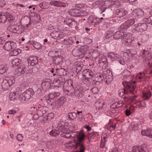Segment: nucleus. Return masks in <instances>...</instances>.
Listing matches in <instances>:
<instances>
[{
  "instance_id": "nucleus-47",
  "label": "nucleus",
  "mask_w": 152,
  "mask_h": 152,
  "mask_svg": "<svg viewBox=\"0 0 152 152\" xmlns=\"http://www.w3.org/2000/svg\"><path fill=\"white\" fill-rule=\"evenodd\" d=\"M73 42V41L72 38H70L67 39H64L63 42L65 45H69L72 44Z\"/></svg>"
},
{
  "instance_id": "nucleus-15",
  "label": "nucleus",
  "mask_w": 152,
  "mask_h": 152,
  "mask_svg": "<svg viewBox=\"0 0 152 152\" xmlns=\"http://www.w3.org/2000/svg\"><path fill=\"white\" fill-rule=\"evenodd\" d=\"M55 73L53 74L54 76H64L66 75L67 73L66 71L63 68H60L59 69H55Z\"/></svg>"
},
{
  "instance_id": "nucleus-31",
  "label": "nucleus",
  "mask_w": 152,
  "mask_h": 152,
  "mask_svg": "<svg viewBox=\"0 0 152 152\" xmlns=\"http://www.w3.org/2000/svg\"><path fill=\"white\" fill-rule=\"evenodd\" d=\"M80 12L81 11L77 8L73 9L70 10L71 15L74 16H79V15L78 14H80Z\"/></svg>"
},
{
  "instance_id": "nucleus-23",
  "label": "nucleus",
  "mask_w": 152,
  "mask_h": 152,
  "mask_svg": "<svg viewBox=\"0 0 152 152\" xmlns=\"http://www.w3.org/2000/svg\"><path fill=\"white\" fill-rule=\"evenodd\" d=\"M63 57L60 56H58L53 58L54 63L56 65L61 64L62 63Z\"/></svg>"
},
{
  "instance_id": "nucleus-9",
  "label": "nucleus",
  "mask_w": 152,
  "mask_h": 152,
  "mask_svg": "<svg viewBox=\"0 0 152 152\" xmlns=\"http://www.w3.org/2000/svg\"><path fill=\"white\" fill-rule=\"evenodd\" d=\"M52 82L50 79H45L42 81V88L43 90L46 91L49 89L51 86Z\"/></svg>"
},
{
  "instance_id": "nucleus-4",
  "label": "nucleus",
  "mask_w": 152,
  "mask_h": 152,
  "mask_svg": "<svg viewBox=\"0 0 152 152\" xmlns=\"http://www.w3.org/2000/svg\"><path fill=\"white\" fill-rule=\"evenodd\" d=\"M15 82V80L13 78L7 77L4 80L2 83L1 86L2 88L4 90L8 89L12 84Z\"/></svg>"
},
{
  "instance_id": "nucleus-24",
  "label": "nucleus",
  "mask_w": 152,
  "mask_h": 152,
  "mask_svg": "<svg viewBox=\"0 0 152 152\" xmlns=\"http://www.w3.org/2000/svg\"><path fill=\"white\" fill-rule=\"evenodd\" d=\"M85 137V135L83 133H80L79 135L78 136V142H77L76 144V146H80V145H84L82 143V141L84 139Z\"/></svg>"
},
{
  "instance_id": "nucleus-64",
  "label": "nucleus",
  "mask_w": 152,
  "mask_h": 152,
  "mask_svg": "<svg viewBox=\"0 0 152 152\" xmlns=\"http://www.w3.org/2000/svg\"><path fill=\"white\" fill-rule=\"evenodd\" d=\"M16 138L18 141H21L23 139V137L21 134H18L17 135Z\"/></svg>"
},
{
  "instance_id": "nucleus-6",
  "label": "nucleus",
  "mask_w": 152,
  "mask_h": 152,
  "mask_svg": "<svg viewBox=\"0 0 152 152\" xmlns=\"http://www.w3.org/2000/svg\"><path fill=\"white\" fill-rule=\"evenodd\" d=\"M34 91L32 88H29L26 90L22 95V101H28L34 95Z\"/></svg>"
},
{
  "instance_id": "nucleus-13",
  "label": "nucleus",
  "mask_w": 152,
  "mask_h": 152,
  "mask_svg": "<svg viewBox=\"0 0 152 152\" xmlns=\"http://www.w3.org/2000/svg\"><path fill=\"white\" fill-rule=\"evenodd\" d=\"M135 22V20L134 19H129L122 24L121 27L122 29H127L134 24Z\"/></svg>"
},
{
  "instance_id": "nucleus-39",
  "label": "nucleus",
  "mask_w": 152,
  "mask_h": 152,
  "mask_svg": "<svg viewBox=\"0 0 152 152\" xmlns=\"http://www.w3.org/2000/svg\"><path fill=\"white\" fill-rule=\"evenodd\" d=\"M10 54L11 56H15L21 53V50L20 49H13Z\"/></svg>"
},
{
  "instance_id": "nucleus-17",
  "label": "nucleus",
  "mask_w": 152,
  "mask_h": 152,
  "mask_svg": "<svg viewBox=\"0 0 152 152\" xmlns=\"http://www.w3.org/2000/svg\"><path fill=\"white\" fill-rule=\"evenodd\" d=\"M127 13V11H126L123 8H121L117 9L115 12L116 15L117 17L121 18L123 17Z\"/></svg>"
},
{
  "instance_id": "nucleus-49",
  "label": "nucleus",
  "mask_w": 152,
  "mask_h": 152,
  "mask_svg": "<svg viewBox=\"0 0 152 152\" xmlns=\"http://www.w3.org/2000/svg\"><path fill=\"white\" fill-rule=\"evenodd\" d=\"M50 134L53 136H56L60 134L59 131L57 130H52L50 132Z\"/></svg>"
},
{
  "instance_id": "nucleus-29",
  "label": "nucleus",
  "mask_w": 152,
  "mask_h": 152,
  "mask_svg": "<svg viewBox=\"0 0 152 152\" xmlns=\"http://www.w3.org/2000/svg\"><path fill=\"white\" fill-rule=\"evenodd\" d=\"M65 98L64 96L61 97L56 102V104L57 106L58 107H61L64 103Z\"/></svg>"
},
{
  "instance_id": "nucleus-21",
  "label": "nucleus",
  "mask_w": 152,
  "mask_h": 152,
  "mask_svg": "<svg viewBox=\"0 0 152 152\" xmlns=\"http://www.w3.org/2000/svg\"><path fill=\"white\" fill-rule=\"evenodd\" d=\"M124 32L121 30H119L113 34V38L116 39H118L124 37Z\"/></svg>"
},
{
  "instance_id": "nucleus-51",
  "label": "nucleus",
  "mask_w": 152,
  "mask_h": 152,
  "mask_svg": "<svg viewBox=\"0 0 152 152\" xmlns=\"http://www.w3.org/2000/svg\"><path fill=\"white\" fill-rule=\"evenodd\" d=\"M145 74L144 72H141L139 73L137 75V78L139 79H144L145 78Z\"/></svg>"
},
{
  "instance_id": "nucleus-28",
  "label": "nucleus",
  "mask_w": 152,
  "mask_h": 152,
  "mask_svg": "<svg viewBox=\"0 0 152 152\" xmlns=\"http://www.w3.org/2000/svg\"><path fill=\"white\" fill-rule=\"evenodd\" d=\"M144 59L145 61L152 66V55L151 54L148 53Z\"/></svg>"
},
{
  "instance_id": "nucleus-27",
  "label": "nucleus",
  "mask_w": 152,
  "mask_h": 152,
  "mask_svg": "<svg viewBox=\"0 0 152 152\" xmlns=\"http://www.w3.org/2000/svg\"><path fill=\"white\" fill-rule=\"evenodd\" d=\"M141 133L143 135L146 136L150 138H152V130L150 129L142 130Z\"/></svg>"
},
{
  "instance_id": "nucleus-57",
  "label": "nucleus",
  "mask_w": 152,
  "mask_h": 152,
  "mask_svg": "<svg viewBox=\"0 0 152 152\" xmlns=\"http://www.w3.org/2000/svg\"><path fill=\"white\" fill-rule=\"evenodd\" d=\"M113 34L112 31H108L105 36V37L106 39H109L113 35Z\"/></svg>"
},
{
  "instance_id": "nucleus-50",
  "label": "nucleus",
  "mask_w": 152,
  "mask_h": 152,
  "mask_svg": "<svg viewBox=\"0 0 152 152\" xmlns=\"http://www.w3.org/2000/svg\"><path fill=\"white\" fill-rule=\"evenodd\" d=\"M132 38H129V39L127 38L124 42L126 45L130 46L132 45Z\"/></svg>"
},
{
  "instance_id": "nucleus-62",
  "label": "nucleus",
  "mask_w": 152,
  "mask_h": 152,
  "mask_svg": "<svg viewBox=\"0 0 152 152\" xmlns=\"http://www.w3.org/2000/svg\"><path fill=\"white\" fill-rule=\"evenodd\" d=\"M146 22L147 23L151 24L152 25V15L147 19Z\"/></svg>"
},
{
  "instance_id": "nucleus-55",
  "label": "nucleus",
  "mask_w": 152,
  "mask_h": 152,
  "mask_svg": "<svg viewBox=\"0 0 152 152\" xmlns=\"http://www.w3.org/2000/svg\"><path fill=\"white\" fill-rule=\"evenodd\" d=\"M68 85L71 88L70 90H71V91H74L75 90L74 89L73 84L71 80H70L68 81Z\"/></svg>"
},
{
  "instance_id": "nucleus-36",
  "label": "nucleus",
  "mask_w": 152,
  "mask_h": 152,
  "mask_svg": "<svg viewBox=\"0 0 152 152\" xmlns=\"http://www.w3.org/2000/svg\"><path fill=\"white\" fill-rule=\"evenodd\" d=\"M104 76L105 77V78L107 79L106 81L108 80L109 81H111L113 79V76L112 73L110 71L108 73L107 72L104 74Z\"/></svg>"
},
{
  "instance_id": "nucleus-38",
  "label": "nucleus",
  "mask_w": 152,
  "mask_h": 152,
  "mask_svg": "<svg viewBox=\"0 0 152 152\" xmlns=\"http://www.w3.org/2000/svg\"><path fill=\"white\" fill-rule=\"evenodd\" d=\"M7 20V17L2 13H0V23H4Z\"/></svg>"
},
{
  "instance_id": "nucleus-35",
  "label": "nucleus",
  "mask_w": 152,
  "mask_h": 152,
  "mask_svg": "<svg viewBox=\"0 0 152 152\" xmlns=\"http://www.w3.org/2000/svg\"><path fill=\"white\" fill-rule=\"evenodd\" d=\"M123 75L124 79L130 78V80H131L132 76L130 72L127 70H125L123 73Z\"/></svg>"
},
{
  "instance_id": "nucleus-54",
  "label": "nucleus",
  "mask_w": 152,
  "mask_h": 152,
  "mask_svg": "<svg viewBox=\"0 0 152 152\" xmlns=\"http://www.w3.org/2000/svg\"><path fill=\"white\" fill-rule=\"evenodd\" d=\"M34 47L37 49L39 50L41 48V45L38 42H36L34 45Z\"/></svg>"
},
{
  "instance_id": "nucleus-37",
  "label": "nucleus",
  "mask_w": 152,
  "mask_h": 152,
  "mask_svg": "<svg viewBox=\"0 0 152 152\" xmlns=\"http://www.w3.org/2000/svg\"><path fill=\"white\" fill-rule=\"evenodd\" d=\"M116 123L114 124H109L108 125H106L105 126V128L110 131H111L113 130L115 128L116 126Z\"/></svg>"
},
{
  "instance_id": "nucleus-8",
  "label": "nucleus",
  "mask_w": 152,
  "mask_h": 152,
  "mask_svg": "<svg viewBox=\"0 0 152 152\" xmlns=\"http://www.w3.org/2000/svg\"><path fill=\"white\" fill-rule=\"evenodd\" d=\"M34 108H36L37 110V114L39 117H41L44 114L48 111V108L46 106H41L39 105V107H34Z\"/></svg>"
},
{
  "instance_id": "nucleus-11",
  "label": "nucleus",
  "mask_w": 152,
  "mask_h": 152,
  "mask_svg": "<svg viewBox=\"0 0 152 152\" xmlns=\"http://www.w3.org/2000/svg\"><path fill=\"white\" fill-rule=\"evenodd\" d=\"M148 150L145 145L140 146H134L132 147V151L129 152H147Z\"/></svg>"
},
{
  "instance_id": "nucleus-48",
  "label": "nucleus",
  "mask_w": 152,
  "mask_h": 152,
  "mask_svg": "<svg viewBox=\"0 0 152 152\" xmlns=\"http://www.w3.org/2000/svg\"><path fill=\"white\" fill-rule=\"evenodd\" d=\"M21 62V60L18 58H15L12 60V64L13 66H18Z\"/></svg>"
},
{
  "instance_id": "nucleus-33",
  "label": "nucleus",
  "mask_w": 152,
  "mask_h": 152,
  "mask_svg": "<svg viewBox=\"0 0 152 152\" xmlns=\"http://www.w3.org/2000/svg\"><path fill=\"white\" fill-rule=\"evenodd\" d=\"M98 134L96 132H92L88 134L87 135V137L89 141H92L93 139L97 136H98Z\"/></svg>"
},
{
  "instance_id": "nucleus-63",
  "label": "nucleus",
  "mask_w": 152,
  "mask_h": 152,
  "mask_svg": "<svg viewBox=\"0 0 152 152\" xmlns=\"http://www.w3.org/2000/svg\"><path fill=\"white\" fill-rule=\"evenodd\" d=\"M69 26L72 28L75 27L77 26V23L75 20H72Z\"/></svg>"
},
{
  "instance_id": "nucleus-58",
  "label": "nucleus",
  "mask_w": 152,
  "mask_h": 152,
  "mask_svg": "<svg viewBox=\"0 0 152 152\" xmlns=\"http://www.w3.org/2000/svg\"><path fill=\"white\" fill-rule=\"evenodd\" d=\"M129 128H131L133 130H136L137 129V126L135 125L134 122L131 123L129 126Z\"/></svg>"
},
{
  "instance_id": "nucleus-56",
  "label": "nucleus",
  "mask_w": 152,
  "mask_h": 152,
  "mask_svg": "<svg viewBox=\"0 0 152 152\" xmlns=\"http://www.w3.org/2000/svg\"><path fill=\"white\" fill-rule=\"evenodd\" d=\"M63 77L64 76L56 77L58 78L61 85H62L63 84L65 81V79Z\"/></svg>"
},
{
  "instance_id": "nucleus-32",
  "label": "nucleus",
  "mask_w": 152,
  "mask_h": 152,
  "mask_svg": "<svg viewBox=\"0 0 152 152\" xmlns=\"http://www.w3.org/2000/svg\"><path fill=\"white\" fill-rule=\"evenodd\" d=\"M60 95V91L59 90L56 91L55 92L50 93L49 95V97L53 99L56 97H58Z\"/></svg>"
},
{
  "instance_id": "nucleus-60",
  "label": "nucleus",
  "mask_w": 152,
  "mask_h": 152,
  "mask_svg": "<svg viewBox=\"0 0 152 152\" xmlns=\"http://www.w3.org/2000/svg\"><path fill=\"white\" fill-rule=\"evenodd\" d=\"M6 68L3 65H0V74H2L6 72Z\"/></svg>"
},
{
  "instance_id": "nucleus-16",
  "label": "nucleus",
  "mask_w": 152,
  "mask_h": 152,
  "mask_svg": "<svg viewBox=\"0 0 152 152\" xmlns=\"http://www.w3.org/2000/svg\"><path fill=\"white\" fill-rule=\"evenodd\" d=\"M61 31H54L51 33L50 35L54 39H60L63 37Z\"/></svg>"
},
{
  "instance_id": "nucleus-41",
  "label": "nucleus",
  "mask_w": 152,
  "mask_h": 152,
  "mask_svg": "<svg viewBox=\"0 0 152 152\" xmlns=\"http://www.w3.org/2000/svg\"><path fill=\"white\" fill-rule=\"evenodd\" d=\"M58 51L55 50H51L48 53V55L53 58L58 56Z\"/></svg>"
},
{
  "instance_id": "nucleus-53",
  "label": "nucleus",
  "mask_w": 152,
  "mask_h": 152,
  "mask_svg": "<svg viewBox=\"0 0 152 152\" xmlns=\"http://www.w3.org/2000/svg\"><path fill=\"white\" fill-rule=\"evenodd\" d=\"M53 83L54 84V86L57 87H60L61 85L57 77L55 78L53 81Z\"/></svg>"
},
{
  "instance_id": "nucleus-34",
  "label": "nucleus",
  "mask_w": 152,
  "mask_h": 152,
  "mask_svg": "<svg viewBox=\"0 0 152 152\" xmlns=\"http://www.w3.org/2000/svg\"><path fill=\"white\" fill-rule=\"evenodd\" d=\"M67 117L68 120H74L77 117V114L75 112H70L68 114Z\"/></svg>"
},
{
  "instance_id": "nucleus-26",
  "label": "nucleus",
  "mask_w": 152,
  "mask_h": 152,
  "mask_svg": "<svg viewBox=\"0 0 152 152\" xmlns=\"http://www.w3.org/2000/svg\"><path fill=\"white\" fill-rule=\"evenodd\" d=\"M7 29L11 32L14 33H18L19 28L18 26H16L10 25L9 26Z\"/></svg>"
},
{
  "instance_id": "nucleus-46",
  "label": "nucleus",
  "mask_w": 152,
  "mask_h": 152,
  "mask_svg": "<svg viewBox=\"0 0 152 152\" xmlns=\"http://www.w3.org/2000/svg\"><path fill=\"white\" fill-rule=\"evenodd\" d=\"M118 55L114 52H111L108 53L107 54V56L110 58H118Z\"/></svg>"
},
{
  "instance_id": "nucleus-22",
  "label": "nucleus",
  "mask_w": 152,
  "mask_h": 152,
  "mask_svg": "<svg viewBox=\"0 0 152 152\" xmlns=\"http://www.w3.org/2000/svg\"><path fill=\"white\" fill-rule=\"evenodd\" d=\"M151 92L150 91H144L142 92V97L144 100H148L151 97Z\"/></svg>"
},
{
  "instance_id": "nucleus-19",
  "label": "nucleus",
  "mask_w": 152,
  "mask_h": 152,
  "mask_svg": "<svg viewBox=\"0 0 152 152\" xmlns=\"http://www.w3.org/2000/svg\"><path fill=\"white\" fill-rule=\"evenodd\" d=\"M28 62L31 66H34L38 63V58L37 56L29 57L28 59Z\"/></svg>"
},
{
  "instance_id": "nucleus-18",
  "label": "nucleus",
  "mask_w": 152,
  "mask_h": 152,
  "mask_svg": "<svg viewBox=\"0 0 152 152\" xmlns=\"http://www.w3.org/2000/svg\"><path fill=\"white\" fill-rule=\"evenodd\" d=\"M51 5L55 7H67L68 5L67 3L56 1H52L51 2Z\"/></svg>"
},
{
  "instance_id": "nucleus-7",
  "label": "nucleus",
  "mask_w": 152,
  "mask_h": 152,
  "mask_svg": "<svg viewBox=\"0 0 152 152\" xmlns=\"http://www.w3.org/2000/svg\"><path fill=\"white\" fill-rule=\"evenodd\" d=\"M74 65L75 68L76 72L77 73L76 76L78 78H80L81 77L80 72L83 66V63L81 61H77L74 63Z\"/></svg>"
},
{
  "instance_id": "nucleus-10",
  "label": "nucleus",
  "mask_w": 152,
  "mask_h": 152,
  "mask_svg": "<svg viewBox=\"0 0 152 152\" xmlns=\"http://www.w3.org/2000/svg\"><path fill=\"white\" fill-rule=\"evenodd\" d=\"M16 43L12 41H8L7 42L3 48L5 50L9 51L11 49H15L16 48Z\"/></svg>"
},
{
  "instance_id": "nucleus-30",
  "label": "nucleus",
  "mask_w": 152,
  "mask_h": 152,
  "mask_svg": "<svg viewBox=\"0 0 152 152\" xmlns=\"http://www.w3.org/2000/svg\"><path fill=\"white\" fill-rule=\"evenodd\" d=\"M104 104V102L103 100L99 99L95 102L94 105L97 109H99L103 107Z\"/></svg>"
},
{
  "instance_id": "nucleus-59",
  "label": "nucleus",
  "mask_w": 152,
  "mask_h": 152,
  "mask_svg": "<svg viewBox=\"0 0 152 152\" xmlns=\"http://www.w3.org/2000/svg\"><path fill=\"white\" fill-rule=\"evenodd\" d=\"M105 137H104L103 139L102 138L101 142L100 144V147L101 148H104L105 145V142L106 141Z\"/></svg>"
},
{
  "instance_id": "nucleus-3",
  "label": "nucleus",
  "mask_w": 152,
  "mask_h": 152,
  "mask_svg": "<svg viewBox=\"0 0 152 152\" xmlns=\"http://www.w3.org/2000/svg\"><path fill=\"white\" fill-rule=\"evenodd\" d=\"M82 74H81V80L84 83H86V80L88 81V79L91 78L94 75V73L89 69H86L84 70L82 72Z\"/></svg>"
},
{
  "instance_id": "nucleus-20",
  "label": "nucleus",
  "mask_w": 152,
  "mask_h": 152,
  "mask_svg": "<svg viewBox=\"0 0 152 152\" xmlns=\"http://www.w3.org/2000/svg\"><path fill=\"white\" fill-rule=\"evenodd\" d=\"M108 2V1L102 2L99 4V7L100 10L102 11V13L104 12L107 8H110Z\"/></svg>"
},
{
  "instance_id": "nucleus-42",
  "label": "nucleus",
  "mask_w": 152,
  "mask_h": 152,
  "mask_svg": "<svg viewBox=\"0 0 152 152\" xmlns=\"http://www.w3.org/2000/svg\"><path fill=\"white\" fill-rule=\"evenodd\" d=\"M109 4L110 5V7H111L115 5V7L116 5L118 6L120 5V2L119 1H108Z\"/></svg>"
},
{
  "instance_id": "nucleus-44",
  "label": "nucleus",
  "mask_w": 152,
  "mask_h": 152,
  "mask_svg": "<svg viewBox=\"0 0 152 152\" xmlns=\"http://www.w3.org/2000/svg\"><path fill=\"white\" fill-rule=\"evenodd\" d=\"M39 6L42 9H47L49 8V4L46 2H43L40 3Z\"/></svg>"
},
{
  "instance_id": "nucleus-43",
  "label": "nucleus",
  "mask_w": 152,
  "mask_h": 152,
  "mask_svg": "<svg viewBox=\"0 0 152 152\" xmlns=\"http://www.w3.org/2000/svg\"><path fill=\"white\" fill-rule=\"evenodd\" d=\"M34 91V94L37 96H39L41 95L42 94V91L41 89L39 88L36 86L35 88H34L33 89Z\"/></svg>"
},
{
  "instance_id": "nucleus-40",
  "label": "nucleus",
  "mask_w": 152,
  "mask_h": 152,
  "mask_svg": "<svg viewBox=\"0 0 152 152\" xmlns=\"http://www.w3.org/2000/svg\"><path fill=\"white\" fill-rule=\"evenodd\" d=\"M59 130L61 132L65 134H68L69 132L68 129L63 125H61L59 127Z\"/></svg>"
},
{
  "instance_id": "nucleus-45",
  "label": "nucleus",
  "mask_w": 152,
  "mask_h": 152,
  "mask_svg": "<svg viewBox=\"0 0 152 152\" xmlns=\"http://www.w3.org/2000/svg\"><path fill=\"white\" fill-rule=\"evenodd\" d=\"M15 92H11L9 96V98L10 101H14L16 99L17 96L16 95Z\"/></svg>"
},
{
  "instance_id": "nucleus-61",
  "label": "nucleus",
  "mask_w": 152,
  "mask_h": 152,
  "mask_svg": "<svg viewBox=\"0 0 152 152\" xmlns=\"http://www.w3.org/2000/svg\"><path fill=\"white\" fill-rule=\"evenodd\" d=\"M76 147L79 148L80 149V151H77V152H84L85 150L84 145H80V146H76Z\"/></svg>"
},
{
  "instance_id": "nucleus-12",
  "label": "nucleus",
  "mask_w": 152,
  "mask_h": 152,
  "mask_svg": "<svg viewBox=\"0 0 152 152\" xmlns=\"http://www.w3.org/2000/svg\"><path fill=\"white\" fill-rule=\"evenodd\" d=\"M65 91L68 92V94L70 95L72 97H81L83 95L82 91L80 90L77 89L75 90L74 91H71V90H66Z\"/></svg>"
},
{
  "instance_id": "nucleus-25",
  "label": "nucleus",
  "mask_w": 152,
  "mask_h": 152,
  "mask_svg": "<svg viewBox=\"0 0 152 152\" xmlns=\"http://www.w3.org/2000/svg\"><path fill=\"white\" fill-rule=\"evenodd\" d=\"M144 12L141 9L135 10L134 12V15L137 18H140L142 17L144 15Z\"/></svg>"
},
{
  "instance_id": "nucleus-14",
  "label": "nucleus",
  "mask_w": 152,
  "mask_h": 152,
  "mask_svg": "<svg viewBox=\"0 0 152 152\" xmlns=\"http://www.w3.org/2000/svg\"><path fill=\"white\" fill-rule=\"evenodd\" d=\"M26 69L25 66L23 65H21L15 69V74L17 76H19L24 73Z\"/></svg>"
},
{
  "instance_id": "nucleus-1",
  "label": "nucleus",
  "mask_w": 152,
  "mask_h": 152,
  "mask_svg": "<svg viewBox=\"0 0 152 152\" xmlns=\"http://www.w3.org/2000/svg\"><path fill=\"white\" fill-rule=\"evenodd\" d=\"M129 82L126 80L125 82L123 83V84L124 86V88L121 89L119 91L120 96L122 97L124 94H127L128 92L126 91H129L131 94H134L135 92L134 91V83L135 82L134 81L131 83Z\"/></svg>"
},
{
  "instance_id": "nucleus-52",
  "label": "nucleus",
  "mask_w": 152,
  "mask_h": 152,
  "mask_svg": "<svg viewBox=\"0 0 152 152\" xmlns=\"http://www.w3.org/2000/svg\"><path fill=\"white\" fill-rule=\"evenodd\" d=\"M94 21H96V19L94 17L92 16L88 18V22L90 24H93Z\"/></svg>"
},
{
  "instance_id": "nucleus-5",
  "label": "nucleus",
  "mask_w": 152,
  "mask_h": 152,
  "mask_svg": "<svg viewBox=\"0 0 152 152\" xmlns=\"http://www.w3.org/2000/svg\"><path fill=\"white\" fill-rule=\"evenodd\" d=\"M147 27V24L144 23H139L136 24L132 27V29L134 31L140 32L145 31Z\"/></svg>"
},
{
  "instance_id": "nucleus-2",
  "label": "nucleus",
  "mask_w": 152,
  "mask_h": 152,
  "mask_svg": "<svg viewBox=\"0 0 152 152\" xmlns=\"http://www.w3.org/2000/svg\"><path fill=\"white\" fill-rule=\"evenodd\" d=\"M89 48L87 45L81 46L79 49L75 48L72 51V54L75 57H78V58H81L85 56V53L88 51Z\"/></svg>"
}]
</instances>
